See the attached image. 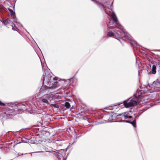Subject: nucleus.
<instances>
[{
    "label": "nucleus",
    "instance_id": "obj_1",
    "mask_svg": "<svg viewBox=\"0 0 160 160\" xmlns=\"http://www.w3.org/2000/svg\"><path fill=\"white\" fill-rule=\"evenodd\" d=\"M109 2H107V4L108 6H106L104 7L105 12L108 16H111L112 18L113 21L115 23V25L117 28L122 30L123 33L121 34V32L118 30L116 32L114 33L112 32H110L108 33L107 35L108 37H111L113 36L115 37V38L118 39L119 38H122L123 40H126L124 38L126 37L127 39H130L131 36L127 32H126L125 30L123 29V27L118 22L117 17L114 12L112 11L111 6L108 3Z\"/></svg>",
    "mask_w": 160,
    "mask_h": 160
},
{
    "label": "nucleus",
    "instance_id": "obj_2",
    "mask_svg": "<svg viewBox=\"0 0 160 160\" xmlns=\"http://www.w3.org/2000/svg\"><path fill=\"white\" fill-rule=\"evenodd\" d=\"M50 79L51 77L49 75H47L45 74L43 79V85H44L47 88L49 89H53L57 88L58 86V82H56L54 83L50 84L49 82H50Z\"/></svg>",
    "mask_w": 160,
    "mask_h": 160
},
{
    "label": "nucleus",
    "instance_id": "obj_3",
    "mask_svg": "<svg viewBox=\"0 0 160 160\" xmlns=\"http://www.w3.org/2000/svg\"><path fill=\"white\" fill-rule=\"evenodd\" d=\"M139 102V100L137 97H135L133 98H129L127 101H124L123 104L126 108L135 106L138 102Z\"/></svg>",
    "mask_w": 160,
    "mask_h": 160
},
{
    "label": "nucleus",
    "instance_id": "obj_4",
    "mask_svg": "<svg viewBox=\"0 0 160 160\" xmlns=\"http://www.w3.org/2000/svg\"><path fill=\"white\" fill-rule=\"evenodd\" d=\"M53 95L51 94H47L44 96L42 100V102L47 104L49 103V102L52 99Z\"/></svg>",
    "mask_w": 160,
    "mask_h": 160
},
{
    "label": "nucleus",
    "instance_id": "obj_5",
    "mask_svg": "<svg viewBox=\"0 0 160 160\" xmlns=\"http://www.w3.org/2000/svg\"><path fill=\"white\" fill-rule=\"evenodd\" d=\"M128 114H129L128 112H126L122 113L119 114L117 115V117L122 116V117H123L124 119H127L132 118V116H128Z\"/></svg>",
    "mask_w": 160,
    "mask_h": 160
},
{
    "label": "nucleus",
    "instance_id": "obj_6",
    "mask_svg": "<svg viewBox=\"0 0 160 160\" xmlns=\"http://www.w3.org/2000/svg\"><path fill=\"white\" fill-rule=\"evenodd\" d=\"M3 22H4V24H6L7 23H9L10 24H11V25L12 26V27L13 28V26H12L13 23H11V21L9 19H6L4 20V21H3Z\"/></svg>",
    "mask_w": 160,
    "mask_h": 160
},
{
    "label": "nucleus",
    "instance_id": "obj_7",
    "mask_svg": "<svg viewBox=\"0 0 160 160\" xmlns=\"http://www.w3.org/2000/svg\"><path fill=\"white\" fill-rule=\"evenodd\" d=\"M156 67L155 65H153L152 66V73L153 74L156 73Z\"/></svg>",
    "mask_w": 160,
    "mask_h": 160
},
{
    "label": "nucleus",
    "instance_id": "obj_8",
    "mask_svg": "<svg viewBox=\"0 0 160 160\" xmlns=\"http://www.w3.org/2000/svg\"><path fill=\"white\" fill-rule=\"evenodd\" d=\"M8 10L11 14L12 17L14 18L15 16V14L14 12H13V10L9 8H8Z\"/></svg>",
    "mask_w": 160,
    "mask_h": 160
},
{
    "label": "nucleus",
    "instance_id": "obj_9",
    "mask_svg": "<svg viewBox=\"0 0 160 160\" xmlns=\"http://www.w3.org/2000/svg\"><path fill=\"white\" fill-rule=\"evenodd\" d=\"M64 106L67 108H69L71 106L70 103L68 102H66L65 103Z\"/></svg>",
    "mask_w": 160,
    "mask_h": 160
},
{
    "label": "nucleus",
    "instance_id": "obj_10",
    "mask_svg": "<svg viewBox=\"0 0 160 160\" xmlns=\"http://www.w3.org/2000/svg\"><path fill=\"white\" fill-rule=\"evenodd\" d=\"M109 24L108 25V27L109 28H112V27L110 26V25H113V22L109 19Z\"/></svg>",
    "mask_w": 160,
    "mask_h": 160
},
{
    "label": "nucleus",
    "instance_id": "obj_11",
    "mask_svg": "<svg viewBox=\"0 0 160 160\" xmlns=\"http://www.w3.org/2000/svg\"><path fill=\"white\" fill-rule=\"evenodd\" d=\"M126 122L131 124L134 127H136V124L135 123H134L133 122H130L127 121H126Z\"/></svg>",
    "mask_w": 160,
    "mask_h": 160
},
{
    "label": "nucleus",
    "instance_id": "obj_12",
    "mask_svg": "<svg viewBox=\"0 0 160 160\" xmlns=\"http://www.w3.org/2000/svg\"><path fill=\"white\" fill-rule=\"evenodd\" d=\"M6 9L3 7L0 4V10L1 11H6Z\"/></svg>",
    "mask_w": 160,
    "mask_h": 160
},
{
    "label": "nucleus",
    "instance_id": "obj_13",
    "mask_svg": "<svg viewBox=\"0 0 160 160\" xmlns=\"http://www.w3.org/2000/svg\"><path fill=\"white\" fill-rule=\"evenodd\" d=\"M156 87L159 88L160 87V83L159 82H157L156 86H155Z\"/></svg>",
    "mask_w": 160,
    "mask_h": 160
},
{
    "label": "nucleus",
    "instance_id": "obj_14",
    "mask_svg": "<svg viewBox=\"0 0 160 160\" xmlns=\"http://www.w3.org/2000/svg\"><path fill=\"white\" fill-rule=\"evenodd\" d=\"M28 142L31 144H34L35 143V141L33 140H29Z\"/></svg>",
    "mask_w": 160,
    "mask_h": 160
},
{
    "label": "nucleus",
    "instance_id": "obj_15",
    "mask_svg": "<svg viewBox=\"0 0 160 160\" xmlns=\"http://www.w3.org/2000/svg\"><path fill=\"white\" fill-rule=\"evenodd\" d=\"M52 105L55 108H59V105L57 104H52Z\"/></svg>",
    "mask_w": 160,
    "mask_h": 160
},
{
    "label": "nucleus",
    "instance_id": "obj_16",
    "mask_svg": "<svg viewBox=\"0 0 160 160\" xmlns=\"http://www.w3.org/2000/svg\"><path fill=\"white\" fill-rule=\"evenodd\" d=\"M0 105L2 106H5V104L3 103L2 102L0 101Z\"/></svg>",
    "mask_w": 160,
    "mask_h": 160
},
{
    "label": "nucleus",
    "instance_id": "obj_17",
    "mask_svg": "<svg viewBox=\"0 0 160 160\" xmlns=\"http://www.w3.org/2000/svg\"><path fill=\"white\" fill-rule=\"evenodd\" d=\"M53 79L54 80H57V79L56 78H53Z\"/></svg>",
    "mask_w": 160,
    "mask_h": 160
},
{
    "label": "nucleus",
    "instance_id": "obj_18",
    "mask_svg": "<svg viewBox=\"0 0 160 160\" xmlns=\"http://www.w3.org/2000/svg\"><path fill=\"white\" fill-rule=\"evenodd\" d=\"M133 122L134 123H136V120L135 119H134L133 121L132 122Z\"/></svg>",
    "mask_w": 160,
    "mask_h": 160
},
{
    "label": "nucleus",
    "instance_id": "obj_19",
    "mask_svg": "<svg viewBox=\"0 0 160 160\" xmlns=\"http://www.w3.org/2000/svg\"><path fill=\"white\" fill-rule=\"evenodd\" d=\"M72 80V78H71V79H69V81H71Z\"/></svg>",
    "mask_w": 160,
    "mask_h": 160
},
{
    "label": "nucleus",
    "instance_id": "obj_20",
    "mask_svg": "<svg viewBox=\"0 0 160 160\" xmlns=\"http://www.w3.org/2000/svg\"><path fill=\"white\" fill-rule=\"evenodd\" d=\"M141 100H143V101H144V100H143V99L142 98H141Z\"/></svg>",
    "mask_w": 160,
    "mask_h": 160
},
{
    "label": "nucleus",
    "instance_id": "obj_21",
    "mask_svg": "<svg viewBox=\"0 0 160 160\" xmlns=\"http://www.w3.org/2000/svg\"><path fill=\"white\" fill-rule=\"evenodd\" d=\"M102 6H104V5L103 4H102Z\"/></svg>",
    "mask_w": 160,
    "mask_h": 160
}]
</instances>
